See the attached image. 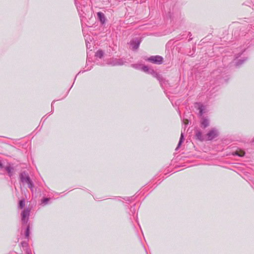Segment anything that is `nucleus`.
<instances>
[{
    "label": "nucleus",
    "mask_w": 254,
    "mask_h": 254,
    "mask_svg": "<svg viewBox=\"0 0 254 254\" xmlns=\"http://www.w3.org/2000/svg\"><path fill=\"white\" fill-rule=\"evenodd\" d=\"M5 169L9 174V176H11L13 170V168L10 166H8L5 168Z\"/></svg>",
    "instance_id": "11"
},
{
    "label": "nucleus",
    "mask_w": 254,
    "mask_h": 254,
    "mask_svg": "<svg viewBox=\"0 0 254 254\" xmlns=\"http://www.w3.org/2000/svg\"><path fill=\"white\" fill-rule=\"evenodd\" d=\"M219 131L216 127L211 128L205 134L206 140H211L218 136Z\"/></svg>",
    "instance_id": "1"
},
{
    "label": "nucleus",
    "mask_w": 254,
    "mask_h": 254,
    "mask_svg": "<svg viewBox=\"0 0 254 254\" xmlns=\"http://www.w3.org/2000/svg\"><path fill=\"white\" fill-rule=\"evenodd\" d=\"M98 18L99 19L101 22L103 24L105 21V17L104 14L101 12L97 13Z\"/></svg>",
    "instance_id": "8"
},
{
    "label": "nucleus",
    "mask_w": 254,
    "mask_h": 254,
    "mask_svg": "<svg viewBox=\"0 0 254 254\" xmlns=\"http://www.w3.org/2000/svg\"><path fill=\"white\" fill-rule=\"evenodd\" d=\"M141 64H132V67L135 68H136V69H141Z\"/></svg>",
    "instance_id": "18"
},
{
    "label": "nucleus",
    "mask_w": 254,
    "mask_h": 254,
    "mask_svg": "<svg viewBox=\"0 0 254 254\" xmlns=\"http://www.w3.org/2000/svg\"><path fill=\"white\" fill-rule=\"evenodd\" d=\"M20 178L21 182L23 183L27 184L28 186V187L31 190H32L33 185L29 176L24 172L21 174Z\"/></svg>",
    "instance_id": "2"
},
{
    "label": "nucleus",
    "mask_w": 254,
    "mask_h": 254,
    "mask_svg": "<svg viewBox=\"0 0 254 254\" xmlns=\"http://www.w3.org/2000/svg\"><path fill=\"white\" fill-rule=\"evenodd\" d=\"M25 205V201L24 200H21L19 201V207L20 208H22Z\"/></svg>",
    "instance_id": "17"
},
{
    "label": "nucleus",
    "mask_w": 254,
    "mask_h": 254,
    "mask_svg": "<svg viewBox=\"0 0 254 254\" xmlns=\"http://www.w3.org/2000/svg\"><path fill=\"white\" fill-rule=\"evenodd\" d=\"M198 109L199 110V114L200 115H202L203 114V110H204V107L202 105H200L199 104L198 105Z\"/></svg>",
    "instance_id": "14"
},
{
    "label": "nucleus",
    "mask_w": 254,
    "mask_h": 254,
    "mask_svg": "<svg viewBox=\"0 0 254 254\" xmlns=\"http://www.w3.org/2000/svg\"><path fill=\"white\" fill-rule=\"evenodd\" d=\"M184 124H185V125H187L188 124V121L186 120L185 122H184Z\"/></svg>",
    "instance_id": "21"
},
{
    "label": "nucleus",
    "mask_w": 254,
    "mask_h": 254,
    "mask_svg": "<svg viewBox=\"0 0 254 254\" xmlns=\"http://www.w3.org/2000/svg\"><path fill=\"white\" fill-rule=\"evenodd\" d=\"M139 45V42L137 40H133L130 42L131 48L132 50H136L138 48Z\"/></svg>",
    "instance_id": "7"
},
{
    "label": "nucleus",
    "mask_w": 254,
    "mask_h": 254,
    "mask_svg": "<svg viewBox=\"0 0 254 254\" xmlns=\"http://www.w3.org/2000/svg\"><path fill=\"white\" fill-rule=\"evenodd\" d=\"M103 55V52L102 51H98L96 53V56L97 57L101 58Z\"/></svg>",
    "instance_id": "12"
},
{
    "label": "nucleus",
    "mask_w": 254,
    "mask_h": 254,
    "mask_svg": "<svg viewBox=\"0 0 254 254\" xmlns=\"http://www.w3.org/2000/svg\"><path fill=\"white\" fill-rule=\"evenodd\" d=\"M29 225H28L26 228V233H25L26 237H27V238L29 236Z\"/></svg>",
    "instance_id": "20"
},
{
    "label": "nucleus",
    "mask_w": 254,
    "mask_h": 254,
    "mask_svg": "<svg viewBox=\"0 0 254 254\" xmlns=\"http://www.w3.org/2000/svg\"><path fill=\"white\" fill-rule=\"evenodd\" d=\"M49 200V198H44L42 200V203H43L44 204H47Z\"/></svg>",
    "instance_id": "19"
},
{
    "label": "nucleus",
    "mask_w": 254,
    "mask_h": 254,
    "mask_svg": "<svg viewBox=\"0 0 254 254\" xmlns=\"http://www.w3.org/2000/svg\"><path fill=\"white\" fill-rule=\"evenodd\" d=\"M111 64L115 65H120L123 63L119 60L115 59L113 60V62H111L110 63Z\"/></svg>",
    "instance_id": "10"
},
{
    "label": "nucleus",
    "mask_w": 254,
    "mask_h": 254,
    "mask_svg": "<svg viewBox=\"0 0 254 254\" xmlns=\"http://www.w3.org/2000/svg\"><path fill=\"white\" fill-rule=\"evenodd\" d=\"M141 70H142L143 71L145 72H147L149 71V68H148V67L146 66H145V65H141Z\"/></svg>",
    "instance_id": "13"
},
{
    "label": "nucleus",
    "mask_w": 254,
    "mask_h": 254,
    "mask_svg": "<svg viewBox=\"0 0 254 254\" xmlns=\"http://www.w3.org/2000/svg\"><path fill=\"white\" fill-rule=\"evenodd\" d=\"M30 209L28 208H25L21 212V221L22 224H26L29 219Z\"/></svg>",
    "instance_id": "3"
},
{
    "label": "nucleus",
    "mask_w": 254,
    "mask_h": 254,
    "mask_svg": "<svg viewBox=\"0 0 254 254\" xmlns=\"http://www.w3.org/2000/svg\"><path fill=\"white\" fill-rule=\"evenodd\" d=\"M235 154L242 157L244 155L245 152L243 151H236Z\"/></svg>",
    "instance_id": "16"
},
{
    "label": "nucleus",
    "mask_w": 254,
    "mask_h": 254,
    "mask_svg": "<svg viewBox=\"0 0 254 254\" xmlns=\"http://www.w3.org/2000/svg\"><path fill=\"white\" fill-rule=\"evenodd\" d=\"M22 245L23 246H24L25 245L26 246L27 245V244H26V243H22Z\"/></svg>",
    "instance_id": "22"
},
{
    "label": "nucleus",
    "mask_w": 254,
    "mask_h": 254,
    "mask_svg": "<svg viewBox=\"0 0 254 254\" xmlns=\"http://www.w3.org/2000/svg\"><path fill=\"white\" fill-rule=\"evenodd\" d=\"M148 73L152 75L154 77L157 78L158 80L160 79V76L157 73H156L153 69H150Z\"/></svg>",
    "instance_id": "9"
},
{
    "label": "nucleus",
    "mask_w": 254,
    "mask_h": 254,
    "mask_svg": "<svg viewBox=\"0 0 254 254\" xmlns=\"http://www.w3.org/2000/svg\"><path fill=\"white\" fill-rule=\"evenodd\" d=\"M195 136H196L197 139H198V140H199L200 141L206 140L205 134L203 135L202 134V132L199 130H197L196 132Z\"/></svg>",
    "instance_id": "6"
},
{
    "label": "nucleus",
    "mask_w": 254,
    "mask_h": 254,
    "mask_svg": "<svg viewBox=\"0 0 254 254\" xmlns=\"http://www.w3.org/2000/svg\"><path fill=\"white\" fill-rule=\"evenodd\" d=\"M148 60L153 64H161L163 62V58L159 56H151Z\"/></svg>",
    "instance_id": "4"
},
{
    "label": "nucleus",
    "mask_w": 254,
    "mask_h": 254,
    "mask_svg": "<svg viewBox=\"0 0 254 254\" xmlns=\"http://www.w3.org/2000/svg\"><path fill=\"white\" fill-rule=\"evenodd\" d=\"M210 124L209 120L205 117H202L200 120L201 127L203 128H205L208 127Z\"/></svg>",
    "instance_id": "5"
},
{
    "label": "nucleus",
    "mask_w": 254,
    "mask_h": 254,
    "mask_svg": "<svg viewBox=\"0 0 254 254\" xmlns=\"http://www.w3.org/2000/svg\"><path fill=\"white\" fill-rule=\"evenodd\" d=\"M183 139H184L183 133L182 132L181 135L180 139V141H179V144H178L177 148H178L181 145L182 142L183 141Z\"/></svg>",
    "instance_id": "15"
}]
</instances>
